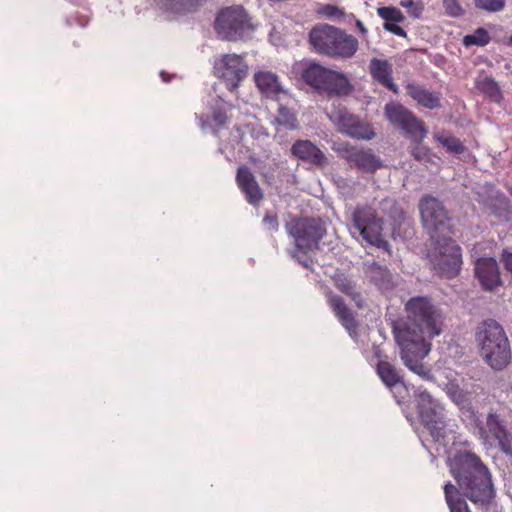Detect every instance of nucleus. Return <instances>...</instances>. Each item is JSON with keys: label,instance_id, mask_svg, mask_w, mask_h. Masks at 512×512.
Listing matches in <instances>:
<instances>
[{"label": "nucleus", "instance_id": "f257e3e1", "mask_svg": "<svg viewBox=\"0 0 512 512\" xmlns=\"http://www.w3.org/2000/svg\"><path fill=\"white\" fill-rule=\"evenodd\" d=\"M406 320L393 325L403 364L422 379L433 380L431 369L423 363L431 351V339L442 332L444 315L431 299L416 296L405 304Z\"/></svg>", "mask_w": 512, "mask_h": 512}, {"label": "nucleus", "instance_id": "f03ea898", "mask_svg": "<svg viewBox=\"0 0 512 512\" xmlns=\"http://www.w3.org/2000/svg\"><path fill=\"white\" fill-rule=\"evenodd\" d=\"M451 473L457 486L451 482L444 485L450 512H471L465 498L482 507L491 504L496 494L492 475L479 456L470 451L458 452Z\"/></svg>", "mask_w": 512, "mask_h": 512}, {"label": "nucleus", "instance_id": "7ed1b4c3", "mask_svg": "<svg viewBox=\"0 0 512 512\" xmlns=\"http://www.w3.org/2000/svg\"><path fill=\"white\" fill-rule=\"evenodd\" d=\"M475 340L483 360L496 371L511 362V348L503 326L493 318L482 320L475 329Z\"/></svg>", "mask_w": 512, "mask_h": 512}, {"label": "nucleus", "instance_id": "20e7f679", "mask_svg": "<svg viewBox=\"0 0 512 512\" xmlns=\"http://www.w3.org/2000/svg\"><path fill=\"white\" fill-rule=\"evenodd\" d=\"M312 49L320 54L335 59H348L355 55L358 40L345 30L329 24H317L309 32Z\"/></svg>", "mask_w": 512, "mask_h": 512}, {"label": "nucleus", "instance_id": "39448f33", "mask_svg": "<svg viewBox=\"0 0 512 512\" xmlns=\"http://www.w3.org/2000/svg\"><path fill=\"white\" fill-rule=\"evenodd\" d=\"M384 113L393 125L399 126L405 135L414 142L410 147L411 156L420 163H431L433 160L430 149L421 145L422 140L427 134L424 123L416 118L411 111L398 103L386 104Z\"/></svg>", "mask_w": 512, "mask_h": 512}, {"label": "nucleus", "instance_id": "423d86ee", "mask_svg": "<svg viewBox=\"0 0 512 512\" xmlns=\"http://www.w3.org/2000/svg\"><path fill=\"white\" fill-rule=\"evenodd\" d=\"M214 29L220 39L236 42L248 38L254 31V26L243 7L230 6L218 12Z\"/></svg>", "mask_w": 512, "mask_h": 512}, {"label": "nucleus", "instance_id": "0eeeda50", "mask_svg": "<svg viewBox=\"0 0 512 512\" xmlns=\"http://www.w3.org/2000/svg\"><path fill=\"white\" fill-rule=\"evenodd\" d=\"M418 207L422 225L432 240L446 238L451 235V217L438 198L424 195L420 199Z\"/></svg>", "mask_w": 512, "mask_h": 512}, {"label": "nucleus", "instance_id": "6e6552de", "mask_svg": "<svg viewBox=\"0 0 512 512\" xmlns=\"http://www.w3.org/2000/svg\"><path fill=\"white\" fill-rule=\"evenodd\" d=\"M476 430L486 446H497L506 455H512V429L497 411L490 410L485 421L477 420Z\"/></svg>", "mask_w": 512, "mask_h": 512}, {"label": "nucleus", "instance_id": "1a4fd4ad", "mask_svg": "<svg viewBox=\"0 0 512 512\" xmlns=\"http://www.w3.org/2000/svg\"><path fill=\"white\" fill-rule=\"evenodd\" d=\"M353 228L368 244L389 252L390 245L383 238V219L369 205L357 206L351 215Z\"/></svg>", "mask_w": 512, "mask_h": 512}, {"label": "nucleus", "instance_id": "9d476101", "mask_svg": "<svg viewBox=\"0 0 512 512\" xmlns=\"http://www.w3.org/2000/svg\"><path fill=\"white\" fill-rule=\"evenodd\" d=\"M287 232L294 239L297 251L304 254L317 250L320 240L326 235V227L320 219L299 218L286 225Z\"/></svg>", "mask_w": 512, "mask_h": 512}, {"label": "nucleus", "instance_id": "9b49d317", "mask_svg": "<svg viewBox=\"0 0 512 512\" xmlns=\"http://www.w3.org/2000/svg\"><path fill=\"white\" fill-rule=\"evenodd\" d=\"M436 242L432 263L437 273L448 279L456 277L462 265L461 248L451 239L446 237Z\"/></svg>", "mask_w": 512, "mask_h": 512}, {"label": "nucleus", "instance_id": "f8f14e48", "mask_svg": "<svg viewBox=\"0 0 512 512\" xmlns=\"http://www.w3.org/2000/svg\"><path fill=\"white\" fill-rule=\"evenodd\" d=\"M329 119L337 131L351 138L372 140L376 133L370 123L351 113L346 107H335L329 114Z\"/></svg>", "mask_w": 512, "mask_h": 512}, {"label": "nucleus", "instance_id": "ddd939ff", "mask_svg": "<svg viewBox=\"0 0 512 512\" xmlns=\"http://www.w3.org/2000/svg\"><path fill=\"white\" fill-rule=\"evenodd\" d=\"M215 71L227 88L233 91L246 78L248 65L240 55L225 54L215 63Z\"/></svg>", "mask_w": 512, "mask_h": 512}, {"label": "nucleus", "instance_id": "4468645a", "mask_svg": "<svg viewBox=\"0 0 512 512\" xmlns=\"http://www.w3.org/2000/svg\"><path fill=\"white\" fill-rule=\"evenodd\" d=\"M340 154L351 167L366 173H374L383 166L382 160L374 154L372 149L345 146Z\"/></svg>", "mask_w": 512, "mask_h": 512}, {"label": "nucleus", "instance_id": "2eb2a0df", "mask_svg": "<svg viewBox=\"0 0 512 512\" xmlns=\"http://www.w3.org/2000/svg\"><path fill=\"white\" fill-rule=\"evenodd\" d=\"M235 180L246 201L253 206H258L264 199V193L250 168L246 165L239 166Z\"/></svg>", "mask_w": 512, "mask_h": 512}, {"label": "nucleus", "instance_id": "dca6fc26", "mask_svg": "<svg viewBox=\"0 0 512 512\" xmlns=\"http://www.w3.org/2000/svg\"><path fill=\"white\" fill-rule=\"evenodd\" d=\"M291 155L298 160L324 168L328 165L325 154L310 140H297L290 149Z\"/></svg>", "mask_w": 512, "mask_h": 512}, {"label": "nucleus", "instance_id": "f3484780", "mask_svg": "<svg viewBox=\"0 0 512 512\" xmlns=\"http://www.w3.org/2000/svg\"><path fill=\"white\" fill-rule=\"evenodd\" d=\"M475 276L484 290L492 291L501 285L498 264L493 258L478 259L475 264Z\"/></svg>", "mask_w": 512, "mask_h": 512}, {"label": "nucleus", "instance_id": "a211bd4d", "mask_svg": "<svg viewBox=\"0 0 512 512\" xmlns=\"http://www.w3.org/2000/svg\"><path fill=\"white\" fill-rule=\"evenodd\" d=\"M364 273L369 279V282L375 285L380 291H391L396 287L397 283L395 277L387 266L377 262L365 263Z\"/></svg>", "mask_w": 512, "mask_h": 512}, {"label": "nucleus", "instance_id": "6ab92c4d", "mask_svg": "<svg viewBox=\"0 0 512 512\" xmlns=\"http://www.w3.org/2000/svg\"><path fill=\"white\" fill-rule=\"evenodd\" d=\"M254 81L260 93L266 98L277 100L281 94H286L279 77L271 71H258Z\"/></svg>", "mask_w": 512, "mask_h": 512}, {"label": "nucleus", "instance_id": "aec40b11", "mask_svg": "<svg viewBox=\"0 0 512 512\" xmlns=\"http://www.w3.org/2000/svg\"><path fill=\"white\" fill-rule=\"evenodd\" d=\"M353 90V85L343 73L332 70L323 86L321 94H326L330 97H343L351 94Z\"/></svg>", "mask_w": 512, "mask_h": 512}, {"label": "nucleus", "instance_id": "412c9836", "mask_svg": "<svg viewBox=\"0 0 512 512\" xmlns=\"http://www.w3.org/2000/svg\"><path fill=\"white\" fill-rule=\"evenodd\" d=\"M377 14L380 18H382L384 22V29L390 33H393L400 37H406V31L397 25V23H402L405 21L404 14L394 6H383L377 8Z\"/></svg>", "mask_w": 512, "mask_h": 512}, {"label": "nucleus", "instance_id": "4be33fe9", "mask_svg": "<svg viewBox=\"0 0 512 512\" xmlns=\"http://www.w3.org/2000/svg\"><path fill=\"white\" fill-rule=\"evenodd\" d=\"M369 72L373 79L390 91L397 92V85L392 78V65L387 60L372 58L369 63Z\"/></svg>", "mask_w": 512, "mask_h": 512}, {"label": "nucleus", "instance_id": "5701e85b", "mask_svg": "<svg viewBox=\"0 0 512 512\" xmlns=\"http://www.w3.org/2000/svg\"><path fill=\"white\" fill-rule=\"evenodd\" d=\"M156 6L163 12L185 15L196 12L206 0H154Z\"/></svg>", "mask_w": 512, "mask_h": 512}, {"label": "nucleus", "instance_id": "b1692460", "mask_svg": "<svg viewBox=\"0 0 512 512\" xmlns=\"http://www.w3.org/2000/svg\"><path fill=\"white\" fill-rule=\"evenodd\" d=\"M332 69L318 63H310L301 73L302 80L321 94Z\"/></svg>", "mask_w": 512, "mask_h": 512}, {"label": "nucleus", "instance_id": "393cba45", "mask_svg": "<svg viewBox=\"0 0 512 512\" xmlns=\"http://www.w3.org/2000/svg\"><path fill=\"white\" fill-rule=\"evenodd\" d=\"M486 206L490 213L502 222H508L512 218V203L503 193L497 192L486 200Z\"/></svg>", "mask_w": 512, "mask_h": 512}, {"label": "nucleus", "instance_id": "a878e982", "mask_svg": "<svg viewBox=\"0 0 512 512\" xmlns=\"http://www.w3.org/2000/svg\"><path fill=\"white\" fill-rule=\"evenodd\" d=\"M329 304L338 317L339 321L342 325L351 333L355 332L357 328L356 320L351 312V310L347 307L342 297L335 294L329 295Z\"/></svg>", "mask_w": 512, "mask_h": 512}, {"label": "nucleus", "instance_id": "bb28decb", "mask_svg": "<svg viewBox=\"0 0 512 512\" xmlns=\"http://www.w3.org/2000/svg\"><path fill=\"white\" fill-rule=\"evenodd\" d=\"M334 285L340 292L348 296L357 307L362 308L364 306V299L356 281L344 274H338L334 277Z\"/></svg>", "mask_w": 512, "mask_h": 512}, {"label": "nucleus", "instance_id": "cd10ccee", "mask_svg": "<svg viewBox=\"0 0 512 512\" xmlns=\"http://www.w3.org/2000/svg\"><path fill=\"white\" fill-rule=\"evenodd\" d=\"M406 91L410 97L425 108L435 109L440 107L439 97L418 84H407Z\"/></svg>", "mask_w": 512, "mask_h": 512}, {"label": "nucleus", "instance_id": "c85d7f7f", "mask_svg": "<svg viewBox=\"0 0 512 512\" xmlns=\"http://www.w3.org/2000/svg\"><path fill=\"white\" fill-rule=\"evenodd\" d=\"M376 372L388 388H393L397 384L402 383V376L399 371L388 360H379L376 364Z\"/></svg>", "mask_w": 512, "mask_h": 512}, {"label": "nucleus", "instance_id": "c756f323", "mask_svg": "<svg viewBox=\"0 0 512 512\" xmlns=\"http://www.w3.org/2000/svg\"><path fill=\"white\" fill-rule=\"evenodd\" d=\"M448 397L461 409L471 408L470 393L463 390L455 381H449L445 386Z\"/></svg>", "mask_w": 512, "mask_h": 512}, {"label": "nucleus", "instance_id": "7c9ffc66", "mask_svg": "<svg viewBox=\"0 0 512 512\" xmlns=\"http://www.w3.org/2000/svg\"><path fill=\"white\" fill-rule=\"evenodd\" d=\"M476 87L492 102L499 103L503 98L498 83L490 76L477 79Z\"/></svg>", "mask_w": 512, "mask_h": 512}, {"label": "nucleus", "instance_id": "2f4dec72", "mask_svg": "<svg viewBox=\"0 0 512 512\" xmlns=\"http://www.w3.org/2000/svg\"><path fill=\"white\" fill-rule=\"evenodd\" d=\"M380 209L395 223L400 224L404 220V210L399 203L392 198L383 199L380 203Z\"/></svg>", "mask_w": 512, "mask_h": 512}, {"label": "nucleus", "instance_id": "473e14b6", "mask_svg": "<svg viewBox=\"0 0 512 512\" xmlns=\"http://www.w3.org/2000/svg\"><path fill=\"white\" fill-rule=\"evenodd\" d=\"M434 138L450 153L462 154L466 150L462 142L454 136L435 133Z\"/></svg>", "mask_w": 512, "mask_h": 512}, {"label": "nucleus", "instance_id": "72a5a7b5", "mask_svg": "<svg viewBox=\"0 0 512 512\" xmlns=\"http://www.w3.org/2000/svg\"><path fill=\"white\" fill-rule=\"evenodd\" d=\"M422 423L429 430L430 435L433 437L435 441H438L440 438H444L446 433L445 415H442L435 419L431 418V422Z\"/></svg>", "mask_w": 512, "mask_h": 512}, {"label": "nucleus", "instance_id": "f704fd0d", "mask_svg": "<svg viewBox=\"0 0 512 512\" xmlns=\"http://www.w3.org/2000/svg\"><path fill=\"white\" fill-rule=\"evenodd\" d=\"M489 41H490V36H489L487 30H485L484 28H478L475 30V32L473 34L466 35L463 38V44L466 47H471L474 45L484 46V45L488 44Z\"/></svg>", "mask_w": 512, "mask_h": 512}, {"label": "nucleus", "instance_id": "c9c22d12", "mask_svg": "<svg viewBox=\"0 0 512 512\" xmlns=\"http://www.w3.org/2000/svg\"><path fill=\"white\" fill-rule=\"evenodd\" d=\"M277 122L289 129L297 127V119L295 115L286 107L281 106L278 110Z\"/></svg>", "mask_w": 512, "mask_h": 512}, {"label": "nucleus", "instance_id": "e433bc0d", "mask_svg": "<svg viewBox=\"0 0 512 512\" xmlns=\"http://www.w3.org/2000/svg\"><path fill=\"white\" fill-rule=\"evenodd\" d=\"M422 422H431V418L435 419L444 415V408L437 402L429 407L419 410Z\"/></svg>", "mask_w": 512, "mask_h": 512}, {"label": "nucleus", "instance_id": "4c0bfd02", "mask_svg": "<svg viewBox=\"0 0 512 512\" xmlns=\"http://www.w3.org/2000/svg\"><path fill=\"white\" fill-rule=\"evenodd\" d=\"M475 6L488 12H499L505 7V0H474Z\"/></svg>", "mask_w": 512, "mask_h": 512}, {"label": "nucleus", "instance_id": "58836bf2", "mask_svg": "<svg viewBox=\"0 0 512 512\" xmlns=\"http://www.w3.org/2000/svg\"><path fill=\"white\" fill-rule=\"evenodd\" d=\"M443 6L446 14L451 17H460L464 14V9L458 0H443Z\"/></svg>", "mask_w": 512, "mask_h": 512}, {"label": "nucleus", "instance_id": "ea45409f", "mask_svg": "<svg viewBox=\"0 0 512 512\" xmlns=\"http://www.w3.org/2000/svg\"><path fill=\"white\" fill-rule=\"evenodd\" d=\"M319 13L327 18H330V19L343 18L345 15V13L342 9H340L338 6H335L332 4L323 5L320 8Z\"/></svg>", "mask_w": 512, "mask_h": 512}, {"label": "nucleus", "instance_id": "a19ab883", "mask_svg": "<svg viewBox=\"0 0 512 512\" xmlns=\"http://www.w3.org/2000/svg\"><path fill=\"white\" fill-rule=\"evenodd\" d=\"M416 397L418 410L424 409L437 403V401L433 399L430 393L425 390L418 389Z\"/></svg>", "mask_w": 512, "mask_h": 512}, {"label": "nucleus", "instance_id": "79ce46f5", "mask_svg": "<svg viewBox=\"0 0 512 512\" xmlns=\"http://www.w3.org/2000/svg\"><path fill=\"white\" fill-rule=\"evenodd\" d=\"M399 5L408 10V13L414 18H419L422 14L423 7L413 0H401Z\"/></svg>", "mask_w": 512, "mask_h": 512}, {"label": "nucleus", "instance_id": "37998d69", "mask_svg": "<svg viewBox=\"0 0 512 512\" xmlns=\"http://www.w3.org/2000/svg\"><path fill=\"white\" fill-rule=\"evenodd\" d=\"M263 223L268 230L276 231L279 227L278 217L275 213L266 212Z\"/></svg>", "mask_w": 512, "mask_h": 512}, {"label": "nucleus", "instance_id": "c03bdc74", "mask_svg": "<svg viewBox=\"0 0 512 512\" xmlns=\"http://www.w3.org/2000/svg\"><path fill=\"white\" fill-rule=\"evenodd\" d=\"M212 117L218 127L224 126L227 121L226 113L220 109L214 110Z\"/></svg>", "mask_w": 512, "mask_h": 512}, {"label": "nucleus", "instance_id": "a18cd8bd", "mask_svg": "<svg viewBox=\"0 0 512 512\" xmlns=\"http://www.w3.org/2000/svg\"><path fill=\"white\" fill-rule=\"evenodd\" d=\"M502 259L506 270L512 274V252L504 251Z\"/></svg>", "mask_w": 512, "mask_h": 512}, {"label": "nucleus", "instance_id": "49530a36", "mask_svg": "<svg viewBox=\"0 0 512 512\" xmlns=\"http://www.w3.org/2000/svg\"><path fill=\"white\" fill-rule=\"evenodd\" d=\"M374 357H376L379 360H387V356L382 355V351L379 347H374Z\"/></svg>", "mask_w": 512, "mask_h": 512}, {"label": "nucleus", "instance_id": "de8ad7c7", "mask_svg": "<svg viewBox=\"0 0 512 512\" xmlns=\"http://www.w3.org/2000/svg\"><path fill=\"white\" fill-rule=\"evenodd\" d=\"M356 27L359 29V31L362 34H366L367 33V29L365 28L364 24L360 20L356 21Z\"/></svg>", "mask_w": 512, "mask_h": 512}, {"label": "nucleus", "instance_id": "09e8293b", "mask_svg": "<svg viewBox=\"0 0 512 512\" xmlns=\"http://www.w3.org/2000/svg\"><path fill=\"white\" fill-rule=\"evenodd\" d=\"M303 266L308 267V263L306 261L301 262Z\"/></svg>", "mask_w": 512, "mask_h": 512}, {"label": "nucleus", "instance_id": "8fccbe9b", "mask_svg": "<svg viewBox=\"0 0 512 512\" xmlns=\"http://www.w3.org/2000/svg\"><path fill=\"white\" fill-rule=\"evenodd\" d=\"M161 76H162V77H164V76H165L164 72H161ZM163 79H164V81H166V79H165V78H163Z\"/></svg>", "mask_w": 512, "mask_h": 512}, {"label": "nucleus", "instance_id": "3c124183", "mask_svg": "<svg viewBox=\"0 0 512 512\" xmlns=\"http://www.w3.org/2000/svg\"><path fill=\"white\" fill-rule=\"evenodd\" d=\"M509 43L512 45V36L509 38Z\"/></svg>", "mask_w": 512, "mask_h": 512}, {"label": "nucleus", "instance_id": "603ef678", "mask_svg": "<svg viewBox=\"0 0 512 512\" xmlns=\"http://www.w3.org/2000/svg\"><path fill=\"white\" fill-rule=\"evenodd\" d=\"M510 192H511V195H512V189H511V191H510Z\"/></svg>", "mask_w": 512, "mask_h": 512}]
</instances>
